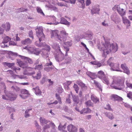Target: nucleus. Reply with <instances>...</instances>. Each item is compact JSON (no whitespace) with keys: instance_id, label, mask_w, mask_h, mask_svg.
<instances>
[{"instance_id":"1","label":"nucleus","mask_w":132,"mask_h":132,"mask_svg":"<svg viewBox=\"0 0 132 132\" xmlns=\"http://www.w3.org/2000/svg\"><path fill=\"white\" fill-rule=\"evenodd\" d=\"M105 43L102 42L103 46L102 47L100 45H97L98 48L101 51L102 50L103 52L102 56L106 57L107 54L110 53H115L117 51L118 48L117 44H111L110 42L105 40L104 38Z\"/></svg>"},{"instance_id":"2","label":"nucleus","mask_w":132,"mask_h":132,"mask_svg":"<svg viewBox=\"0 0 132 132\" xmlns=\"http://www.w3.org/2000/svg\"><path fill=\"white\" fill-rule=\"evenodd\" d=\"M36 31V35L39 38V42L38 41H36L35 43L36 45L39 47H43L46 45V44L44 42L45 36L43 32V29L42 27H39L38 29H37Z\"/></svg>"},{"instance_id":"3","label":"nucleus","mask_w":132,"mask_h":132,"mask_svg":"<svg viewBox=\"0 0 132 132\" xmlns=\"http://www.w3.org/2000/svg\"><path fill=\"white\" fill-rule=\"evenodd\" d=\"M124 80L120 79H113L111 85L112 88L122 90L124 88Z\"/></svg>"},{"instance_id":"4","label":"nucleus","mask_w":132,"mask_h":132,"mask_svg":"<svg viewBox=\"0 0 132 132\" xmlns=\"http://www.w3.org/2000/svg\"><path fill=\"white\" fill-rule=\"evenodd\" d=\"M2 85L3 86L4 90V93L5 95H2V98L3 100H14L16 98V96L12 93H11L10 92H8L6 90V87L4 83H2Z\"/></svg>"},{"instance_id":"5","label":"nucleus","mask_w":132,"mask_h":132,"mask_svg":"<svg viewBox=\"0 0 132 132\" xmlns=\"http://www.w3.org/2000/svg\"><path fill=\"white\" fill-rule=\"evenodd\" d=\"M8 54L9 55V58L11 59L12 60H13L14 59L11 57L10 55L15 56H19L21 57L22 59L24 60L27 63V61L28 63L30 64H32L33 63V62L30 59L27 57L23 56L20 55H18V53H16L13 52L11 51H10L8 52Z\"/></svg>"},{"instance_id":"6","label":"nucleus","mask_w":132,"mask_h":132,"mask_svg":"<svg viewBox=\"0 0 132 132\" xmlns=\"http://www.w3.org/2000/svg\"><path fill=\"white\" fill-rule=\"evenodd\" d=\"M10 28V24L9 23H6V25L3 24L0 27V35L3 34L5 29L6 31H9Z\"/></svg>"},{"instance_id":"7","label":"nucleus","mask_w":132,"mask_h":132,"mask_svg":"<svg viewBox=\"0 0 132 132\" xmlns=\"http://www.w3.org/2000/svg\"><path fill=\"white\" fill-rule=\"evenodd\" d=\"M113 9V10H114V9L117 10L119 14L121 16H123L125 15V11L123 9H121L119 5H115Z\"/></svg>"},{"instance_id":"8","label":"nucleus","mask_w":132,"mask_h":132,"mask_svg":"<svg viewBox=\"0 0 132 132\" xmlns=\"http://www.w3.org/2000/svg\"><path fill=\"white\" fill-rule=\"evenodd\" d=\"M52 127H54L55 125L54 123L52 122H50L48 124L44 126L43 127V131L44 132H49L50 130V126Z\"/></svg>"},{"instance_id":"9","label":"nucleus","mask_w":132,"mask_h":132,"mask_svg":"<svg viewBox=\"0 0 132 132\" xmlns=\"http://www.w3.org/2000/svg\"><path fill=\"white\" fill-rule=\"evenodd\" d=\"M21 94L19 95V96L22 99L26 98L28 94V92L27 90L26 89H22L20 91Z\"/></svg>"},{"instance_id":"10","label":"nucleus","mask_w":132,"mask_h":132,"mask_svg":"<svg viewBox=\"0 0 132 132\" xmlns=\"http://www.w3.org/2000/svg\"><path fill=\"white\" fill-rule=\"evenodd\" d=\"M111 19L116 24L118 23L120 21L119 16L116 13H113L111 15Z\"/></svg>"},{"instance_id":"11","label":"nucleus","mask_w":132,"mask_h":132,"mask_svg":"<svg viewBox=\"0 0 132 132\" xmlns=\"http://www.w3.org/2000/svg\"><path fill=\"white\" fill-rule=\"evenodd\" d=\"M28 50L32 54L38 55L40 53V51L38 49L36 48L35 47H32L29 48Z\"/></svg>"},{"instance_id":"12","label":"nucleus","mask_w":132,"mask_h":132,"mask_svg":"<svg viewBox=\"0 0 132 132\" xmlns=\"http://www.w3.org/2000/svg\"><path fill=\"white\" fill-rule=\"evenodd\" d=\"M58 31L55 30L52 31L51 32V37H55L56 38H57L59 40H61L62 39L61 38H60V35L58 34Z\"/></svg>"},{"instance_id":"13","label":"nucleus","mask_w":132,"mask_h":132,"mask_svg":"<svg viewBox=\"0 0 132 132\" xmlns=\"http://www.w3.org/2000/svg\"><path fill=\"white\" fill-rule=\"evenodd\" d=\"M68 130L69 132H77V128L75 126L70 124L67 126Z\"/></svg>"},{"instance_id":"14","label":"nucleus","mask_w":132,"mask_h":132,"mask_svg":"<svg viewBox=\"0 0 132 132\" xmlns=\"http://www.w3.org/2000/svg\"><path fill=\"white\" fill-rule=\"evenodd\" d=\"M119 64L118 63H113V65L111 67V70L113 71H117L121 72V70L119 69Z\"/></svg>"},{"instance_id":"15","label":"nucleus","mask_w":132,"mask_h":132,"mask_svg":"<svg viewBox=\"0 0 132 132\" xmlns=\"http://www.w3.org/2000/svg\"><path fill=\"white\" fill-rule=\"evenodd\" d=\"M62 35V37L60 35V38H61L62 39L60 40L61 41L64 42L67 39V37L68 36V34L66 33L64 30H62L60 31Z\"/></svg>"},{"instance_id":"16","label":"nucleus","mask_w":132,"mask_h":132,"mask_svg":"<svg viewBox=\"0 0 132 132\" xmlns=\"http://www.w3.org/2000/svg\"><path fill=\"white\" fill-rule=\"evenodd\" d=\"M60 53L57 55L55 56V59L58 62H61L64 59V55L60 51Z\"/></svg>"},{"instance_id":"17","label":"nucleus","mask_w":132,"mask_h":132,"mask_svg":"<svg viewBox=\"0 0 132 132\" xmlns=\"http://www.w3.org/2000/svg\"><path fill=\"white\" fill-rule=\"evenodd\" d=\"M11 75L13 79H15L17 78H19L20 79H23L25 78V77L23 75H16L13 73V71L11 70H9L7 71Z\"/></svg>"},{"instance_id":"18","label":"nucleus","mask_w":132,"mask_h":132,"mask_svg":"<svg viewBox=\"0 0 132 132\" xmlns=\"http://www.w3.org/2000/svg\"><path fill=\"white\" fill-rule=\"evenodd\" d=\"M59 23H61L63 24L67 25V26H69L70 24V23L66 19L62 17L60 19V23L57 22L55 23V24H57Z\"/></svg>"},{"instance_id":"19","label":"nucleus","mask_w":132,"mask_h":132,"mask_svg":"<svg viewBox=\"0 0 132 132\" xmlns=\"http://www.w3.org/2000/svg\"><path fill=\"white\" fill-rule=\"evenodd\" d=\"M17 62L20 67L23 68H26L28 65L26 62L25 63L21 61L20 59H18L17 60Z\"/></svg>"},{"instance_id":"20","label":"nucleus","mask_w":132,"mask_h":132,"mask_svg":"<svg viewBox=\"0 0 132 132\" xmlns=\"http://www.w3.org/2000/svg\"><path fill=\"white\" fill-rule=\"evenodd\" d=\"M121 67L123 70V72L127 75L130 74V72L125 64H123L121 65Z\"/></svg>"},{"instance_id":"21","label":"nucleus","mask_w":132,"mask_h":132,"mask_svg":"<svg viewBox=\"0 0 132 132\" xmlns=\"http://www.w3.org/2000/svg\"><path fill=\"white\" fill-rule=\"evenodd\" d=\"M91 112V110L88 108H87L83 109L80 111V113L81 114L84 115L86 114L90 113Z\"/></svg>"},{"instance_id":"22","label":"nucleus","mask_w":132,"mask_h":132,"mask_svg":"<svg viewBox=\"0 0 132 132\" xmlns=\"http://www.w3.org/2000/svg\"><path fill=\"white\" fill-rule=\"evenodd\" d=\"M77 83L81 87L82 89L83 90H85L87 89V87L85 84L80 80L77 81Z\"/></svg>"},{"instance_id":"23","label":"nucleus","mask_w":132,"mask_h":132,"mask_svg":"<svg viewBox=\"0 0 132 132\" xmlns=\"http://www.w3.org/2000/svg\"><path fill=\"white\" fill-rule=\"evenodd\" d=\"M39 120L41 124L42 125H43L45 124L46 125L47 123H50V122H51L50 121L47 120L45 118H43L40 117L39 119Z\"/></svg>"},{"instance_id":"24","label":"nucleus","mask_w":132,"mask_h":132,"mask_svg":"<svg viewBox=\"0 0 132 132\" xmlns=\"http://www.w3.org/2000/svg\"><path fill=\"white\" fill-rule=\"evenodd\" d=\"M86 74L89 76L92 79H95L96 77L97 76L95 73H93L90 72L88 71L86 73Z\"/></svg>"},{"instance_id":"25","label":"nucleus","mask_w":132,"mask_h":132,"mask_svg":"<svg viewBox=\"0 0 132 132\" xmlns=\"http://www.w3.org/2000/svg\"><path fill=\"white\" fill-rule=\"evenodd\" d=\"M123 23L127 27L130 26L131 22L129 20L126 18L123 17Z\"/></svg>"},{"instance_id":"26","label":"nucleus","mask_w":132,"mask_h":132,"mask_svg":"<svg viewBox=\"0 0 132 132\" xmlns=\"http://www.w3.org/2000/svg\"><path fill=\"white\" fill-rule=\"evenodd\" d=\"M104 114L110 120H112L114 118L113 114L109 112H106Z\"/></svg>"},{"instance_id":"27","label":"nucleus","mask_w":132,"mask_h":132,"mask_svg":"<svg viewBox=\"0 0 132 132\" xmlns=\"http://www.w3.org/2000/svg\"><path fill=\"white\" fill-rule=\"evenodd\" d=\"M97 77L98 78L102 79H104L105 77V76L104 72L102 71H100L98 72Z\"/></svg>"},{"instance_id":"28","label":"nucleus","mask_w":132,"mask_h":132,"mask_svg":"<svg viewBox=\"0 0 132 132\" xmlns=\"http://www.w3.org/2000/svg\"><path fill=\"white\" fill-rule=\"evenodd\" d=\"M112 98H113L115 100L121 101L123 99L121 97L117 95L113 94L111 95Z\"/></svg>"},{"instance_id":"29","label":"nucleus","mask_w":132,"mask_h":132,"mask_svg":"<svg viewBox=\"0 0 132 132\" xmlns=\"http://www.w3.org/2000/svg\"><path fill=\"white\" fill-rule=\"evenodd\" d=\"M50 51L43 49L42 50V55L44 58H47L48 56Z\"/></svg>"},{"instance_id":"30","label":"nucleus","mask_w":132,"mask_h":132,"mask_svg":"<svg viewBox=\"0 0 132 132\" xmlns=\"http://www.w3.org/2000/svg\"><path fill=\"white\" fill-rule=\"evenodd\" d=\"M32 77L34 79L37 80L40 79L41 77V73L40 71H39L37 73L36 76H32Z\"/></svg>"},{"instance_id":"31","label":"nucleus","mask_w":132,"mask_h":132,"mask_svg":"<svg viewBox=\"0 0 132 132\" xmlns=\"http://www.w3.org/2000/svg\"><path fill=\"white\" fill-rule=\"evenodd\" d=\"M72 100L75 104H77L79 102V99L78 97L77 96L72 95Z\"/></svg>"},{"instance_id":"32","label":"nucleus","mask_w":132,"mask_h":132,"mask_svg":"<svg viewBox=\"0 0 132 132\" xmlns=\"http://www.w3.org/2000/svg\"><path fill=\"white\" fill-rule=\"evenodd\" d=\"M66 125L65 124L63 125L60 123L58 127V129L59 130L62 131V132H63L64 131H67L65 130L66 128Z\"/></svg>"},{"instance_id":"33","label":"nucleus","mask_w":132,"mask_h":132,"mask_svg":"<svg viewBox=\"0 0 132 132\" xmlns=\"http://www.w3.org/2000/svg\"><path fill=\"white\" fill-rule=\"evenodd\" d=\"M31 41L29 38H27L21 41L22 44L23 45H28L31 44Z\"/></svg>"},{"instance_id":"34","label":"nucleus","mask_w":132,"mask_h":132,"mask_svg":"<svg viewBox=\"0 0 132 132\" xmlns=\"http://www.w3.org/2000/svg\"><path fill=\"white\" fill-rule=\"evenodd\" d=\"M35 90V94L37 95L40 96L42 93L41 90L39 89L38 87H37L33 88Z\"/></svg>"},{"instance_id":"35","label":"nucleus","mask_w":132,"mask_h":132,"mask_svg":"<svg viewBox=\"0 0 132 132\" xmlns=\"http://www.w3.org/2000/svg\"><path fill=\"white\" fill-rule=\"evenodd\" d=\"M100 10L99 7H94V8H93V9L91 10V13L92 14H94L95 13H98L99 11H100Z\"/></svg>"},{"instance_id":"36","label":"nucleus","mask_w":132,"mask_h":132,"mask_svg":"<svg viewBox=\"0 0 132 132\" xmlns=\"http://www.w3.org/2000/svg\"><path fill=\"white\" fill-rule=\"evenodd\" d=\"M2 38L3 40V42L4 43H7L11 40V38L7 36H2Z\"/></svg>"},{"instance_id":"37","label":"nucleus","mask_w":132,"mask_h":132,"mask_svg":"<svg viewBox=\"0 0 132 132\" xmlns=\"http://www.w3.org/2000/svg\"><path fill=\"white\" fill-rule=\"evenodd\" d=\"M91 100L95 103L99 102L98 99L94 95H92L91 96Z\"/></svg>"},{"instance_id":"38","label":"nucleus","mask_w":132,"mask_h":132,"mask_svg":"<svg viewBox=\"0 0 132 132\" xmlns=\"http://www.w3.org/2000/svg\"><path fill=\"white\" fill-rule=\"evenodd\" d=\"M93 83L101 91L102 90V86L100 83L95 80H93Z\"/></svg>"},{"instance_id":"39","label":"nucleus","mask_w":132,"mask_h":132,"mask_svg":"<svg viewBox=\"0 0 132 132\" xmlns=\"http://www.w3.org/2000/svg\"><path fill=\"white\" fill-rule=\"evenodd\" d=\"M17 11H16L17 13H20L22 12H26L28 10L27 9H25L23 7H21L17 9L16 10Z\"/></svg>"},{"instance_id":"40","label":"nucleus","mask_w":132,"mask_h":132,"mask_svg":"<svg viewBox=\"0 0 132 132\" xmlns=\"http://www.w3.org/2000/svg\"><path fill=\"white\" fill-rule=\"evenodd\" d=\"M48 62L47 61V62L45 64L44 66L48 67L51 66L52 67H53V68L54 67V66L53 65L52 62L50 61V59L49 58L48 59Z\"/></svg>"},{"instance_id":"41","label":"nucleus","mask_w":132,"mask_h":132,"mask_svg":"<svg viewBox=\"0 0 132 132\" xmlns=\"http://www.w3.org/2000/svg\"><path fill=\"white\" fill-rule=\"evenodd\" d=\"M43 68V65L42 64H40L36 65L35 67V69L38 70H39V71H40Z\"/></svg>"},{"instance_id":"42","label":"nucleus","mask_w":132,"mask_h":132,"mask_svg":"<svg viewBox=\"0 0 132 132\" xmlns=\"http://www.w3.org/2000/svg\"><path fill=\"white\" fill-rule=\"evenodd\" d=\"M36 10L37 12L39 13L40 14V15L44 16L45 14L43 12L42 10L40 8V7H37L36 8Z\"/></svg>"},{"instance_id":"43","label":"nucleus","mask_w":132,"mask_h":132,"mask_svg":"<svg viewBox=\"0 0 132 132\" xmlns=\"http://www.w3.org/2000/svg\"><path fill=\"white\" fill-rule=\"evenodd\" d=\"M48 79L47 78V77L45 76H44L41 80L40 81V84H43L44 83L46 82L47 80H48Z\"/></svg>"},{"instance_id":"44","label":"nucleus","mask_w":132,"mask_h":132,"mask_svg":"<svg viewBox=\"0 0 132 132\" xmlns=\"http://www.w3.org/2000/svg\"><path fill=\"white\" fill-rule=\"evenodd\" d=\"M113 60V58L112 57H110L107 61L108 65L110 67H112L113 65V63H112V61Z\"/></svg>"},{"instance_id":"45","label":"nucleus","mask_w":132,"mask_h":132,"mask_svg":"<svg viewBox=\"0 0 132 132\" xmlns=\"http://www.w3.org/2000/svg\"><path fill=\"white\" fill-rule=\"evenodd\" d=\"M92 34H86L85 35V37L88 40L92 39Z\"/></svg>"},{"instance_id":"46","label":"nucleus","mask_w":132,"mask_h":132,"mask_svg":"<svg viewBox=\"0 0 132 132\" xmlns=\"http://www.w3.org/2000/svg\"><path fill=\"white\" fill-rule=\"evenodd\" d=\"M78 1L79 2L81 5L80 6V7L82 9H84L85 8V4L84 3V0H78Z\"/></svg>"},{"instance_id":"47","label":"nucleus","mask_w":132,"mask_h":132,"mask_svg":"<svg viewBox=\"0 0 132 132\" xmlns=\"http://www.w3.org/2000/svg\"><path fill=\"white\" fill-rule=\"evenodd\" d=\"M3 63L4 65H6L9 68H11L14 65V63H10L6 62H3Z\"/></svg>"},{"instance_id":"48","label":"nucleus","mask_w":132,"mask_h":132,"mask_svg":"<svg viewBox=\"0 0 132 132\" xmlns=\"http://www.w3.org/2000/svg\"><path fill=\"white\" fill-rule=\"evenodd\" d=\"M85 104L87 106H91L93 105V103L90 100L86 102Z\"/></svg>"},{"instance_id":"49","label":"nucleus","mask_w":132,"mask_h":132,"mask_svg":"<svg viewBox=\"0 0 132 132\" xmlns=\"http://www.w3.org/2000/svg\"><path fill=\"white\" fill-rule=\"evenodd\" d=\"M54 48L55 49L58 50L59 51H61L60 48L58 44L56 43H55L54 44Z\"/></svg>"},{"instance_id":"50","label":"nucleus","mask_w":132,"mask_h":132,"mask_svg":"<svg viewBox=\"0 0 132 132\" xmlns=\"http://www.w3.org/2000/svg\"><path fill=\"white\" fill-rule=\"evenodd\" d=\"M71 61V57H67L65 59V63L66 64H69L70 63Z\"/></svg>"},{"instance_id":"51","label":"nucleus","mask_w":132,"mask_h":132,"mask_svg":"<svg viewBox=\"0 0 132 132\" xmlns=\"http://www.w3.org/2000/svg\"><path fill=\"white\" fill-rule=\"evenodd\" d=\"M43 2H45L46 4L45 5V7L46 8H50V4L49 2L48 1V0H42Z\"/></svg>"},{"instance_id":"52","label":"nucleus","mask_w":132,"mask_h":132,"mask_svg":"<svg viewBox=\"0 0 132 132\" xmlns=\"http://www.w3.org/2000/svg\"><path fill=\"white\" fill-rule=\"evenodd\" d=\"M73 87L76 91V93H78V91L79 89V87L77 85L75 84H74L73 86Z\"/></svg>"},{"instance_id":"53","label":"nucleus","mask_w":132,"mask_h":132,"mask_svg":"<svg viewBox=\"0 0 132 132\" xmlns=\"http://www.w3.org/2000/svg\"><path fill=\"white\" fill-rule=\"evenodd\" d=\"M11 88L12 89L15 90L16 92L19 91L20 90L19 87L16 86H12Z\"/></svg>"},{"instance_id":"54","label":"nucleus","mask_w":132,"mask_h":132,"mask_svg":"<svg viewBox=\"0 0 132 132\" xmlns=\"http://www.w3.org/2000/svg\"><path fill=\"white\" fill-rule=\"evenodd\" d=\"M28 110H26L25 112L24 116L25 118H27L30 116V115L29 114Z\"/></svg>"},{"instance_id":"55","label":"nucleus","mask_w":132,"mask_h":132,"mask_svg":"<svg viewBox=\"0 0 132 132\" xmlns=\"http://www.w3.org/2000/svg\"><path fill=\"white\" fill-rule=\"evenodd\" d=\"M90 63L92 64L96 65L98 67H100L101 66V63H97L95 61L91 62Z\"/></svg>"},{"instance_id":"56","label":"nucleus","mask_w":132,"mask_h":132,"mask_svg":"<svg viewBox=\"0 0 132 132\" xmlns=\"http://www.w3.org/2000/svg\"><path fill=\"white\" fill-rule=\"evenodd\" d=\"M64 43L65 45L69 47L71 46L72 45V42L70 41L64 42Z\"/></svg>"},{"instance_id":"57","label":"nucleus","mask_w":132,"mask_h":132,"mask_svg":"<svg viewBox=\"0 0 132 132\" xmlns=\"http://www.w3.org/2000/svg\"><path fill=\"white\" fill-rule=\"evenodd\" d=\"M102 80H103V82L104 83L106 84L107 85H108L109 84V81L108 80L105 78V77L104 78V79H103Z\"/></svg>"},{"instance_id":"58","label":"nucleus","mask_w":132,"mask_h":132,"mask_svg":"<svg viewBox=\"0 0 132 132\" xmlns=\"http://www.w3.org/2000/svg\"><path fill=\"white\" fill-rule=\"evenodd\" d=\"M105 109L109 111H113V110L111 108L109 104L107 105H106V107L105 108Z\"/></svg>"},{"instance_id":"59","label":"nucleus","mask_w":132,"mask_h":132,"mask_svg":"<svg viewBox=\"0 0 132 132\" xmlns=\"http://www.w3.org/2000/svg\"><path fill=\"white\" fill-rule=\"evenodd\" d=\"M33 32L32 30H30L29 31V36L30 37L32 38L33 39L34 38L33 36Z\"/></svg>"},{"instance_id":"60","label":"nucleus","mask_w":132,"mask_h":132,"mask_svg":"<svg viewBox=\"0 0 132 132\" xmlns=\"http://www.w3.org/2000/svg\"><path fill=\"white\" fill-rule=\"evenodd\" d=\"M127 97L130 99L132 98V92H129L127 94Z\"/></svg>"},{"instance_id":"61","label":"nucleus","mask_w":132,"mask_h":132,"mask_svg":"<svg viewBox=\"0 0 132 132\" xmlns=\"http://www.w3.org/2000/svg\"><path fill=\"white\" fill-rule=\"evenodd\" d=\"M64 47L65 49V51L66 52L65 56H67L68 55L67 52L69 51V49L68 48L64 46Z\"/></svg>"},{"instance_id":"62","label":"nucleus","mask_w":132,"mask_h":132,"mask_svg":"<svg viewBox=\"0 0 132 132\" xmlns=\"http://www.w3.org/2000/svg\"><path fill=\"white\" fill-rule=\"evenodd\" d=\"M51 49V48L49 45H46L45 46V48L43 49L44 50H46L48 51H50Z\"/></svg>"},{"instance_id":"63","label":"nucleus","mask_w":132,"mask_h":132,"mask_svg":"<svg viewBox=\"0 0 132 132\" xmlns=\"http://www.w3.org/2000/svg\"><path fill=\"white\" fill-rule=\"evenodd\" d=\"M126 84L127 86L128 87L132 88V84L126 81Z\"/></svg>"},{"instance_id":"64","label":"nucleus","mask_w":132,"mask_h":132,"mask_svg":"<svg viewBox=\"0 0 132 132\" xmlns=\"http://www.w3.org/2000/svg\"><path fill=\"white\" fill-rule=\"evenodd\" d=\"M91 0H86V6L89 5L91 3Z\"/></svg>"}]
</instances>
